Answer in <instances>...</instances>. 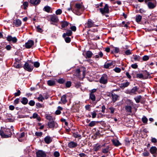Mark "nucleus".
Instances as JSON below:
<instances>
[{
	"mask_svg": "<svg viewBox=\"0 0 157 157\" xmlns=\"http://www.w3.org/2000/svg\"><path fill=\"white\" fill-rule=\"evenodd\" d=\"M0 135L2 138H8L11 137L12 133L10 129L1 127L0 130Z\"/></svg>",
	"mask_w": 157,
	"mask_h": 157,
	"instance_id": "obj_1",
	"label": "nucleus"
},
{
	"mask_svg": "<svg viewBox=\"0 0 157 157\" xmlns=\"http://www.w3.org/2000/svg\"><path fill=\"white\" fill-rule=\"evenodd\" d=\"M85 28H90L92 27H98V25L94 24V22L91 19H89L87 22L85 24Z\"/></svg>",
	"mask_w": 157,
	"mask_h": 157,
	"instance_id": "obj_2",
	"label": "nucleus"
},
{
	"mask_svg": "<svg viewBox=\"0 0 157 157\" xmlns=\"http://www.w3.org/2000/svg\"><path fill=\"white\" fill-rule=\"evenodd\" d=\"M103 147H101V152L104 154H107V153L109 150H110L109 149L110 147L109 145H108L107 143H105L102 144Z\"/></svg>",
	"mask_w": 157,
	"mask_h": 157,
	"instance_id": "obj_3",
	"label": "nucleus"
},
{
	"mask_svg": "<svg viewBox=\"0 0 157 157\" xmlns=\"http://www.w3.org/2000/svg\"><path fill=\"white\" fill-rule=\"evenodd\" d=\"M99 10L100 12L103 15H104L105 13H109V9L108 5L107 4H105L104 7L100 8Z\"/></svg>",
	"mask_w": 157,
	"mask_h": 157,
	"instance_id": "obj_4",
	"label": "nucleus"
},
{
	"mask_svg": "<svg viewBox=\"0 0 157 157\" xmlns=\"http://www.w3.org/2000/svg\"><path fill=\"white\" fill-rule=\"evenodd\" d=\"M108 77L107 75L105 74H104L100 79V82L103 84H106L108 82Z\"/></svg>",
	"mask_w": 157,
	"mask_h": 157,
	"instance_id": "obj_5",
	"label": "nucleus"
},
{
	"mask_svg": "<svg viewBox=\"0 0 157 157\" xmlns=\"http://www.w3.org/2000/svg\"><path fill=\"white\" fill-rule=\"evenodd\" d=\"M22 67L25 70L29 72H31L34 68L33 66L26 62Z\"/></svg>",
	"mask_w": 157,
	"mask_h": 157,
	"instance_id": "obj_6",
	"label": "nucleus"
},
{
	"mask_svg": "<svg viewBox=\"0 0 157 157\" xmlns=\"http://www.w3.org/2000/svg\"><path fill=\"white\" fill-rule=\"evenodd\" d=\"M6 40L8 42H12L13 44H16L17 41V39L15 36L12 37L10 35H8L6 37Z\"/></svg>",
	"mask_w": 157,
	"mask_h": 157,
	"instance_id": "obj_7",
	"label": "nucleus"
},
{
	"mask_svg": "<svg viewBox=\"0 0 157 157\" xmlns=\"http://www.w3.org/2000/svg\"><path fill=\"white\" fill-rule=\"evenodd\" d=\"M34 44V41L32 40H29L25 43V47L27 49L30 48Z\"/></svg>",
	"mask_w": 157,
	"mask_h": 157,
	"instance_id": "obj_8",
	"label": "nucleus"
},
{
	"mask_svg": "<svg viewBox=\"0 0 157 157\" xmlns=\"http://www.w3.org/2000/svg\"><path fill=\"white\" fill-rule=\"evenodd\" d=\"M102 144L100 145L99 144H97L94 145L93 146V150L94 151L97 152L101 149L103 147Z\"/></svg>",
	"mask_w": 157,
	"mask_h": 157,
	"instance_id": "obj_9",
	"label": "nucleus"
},
{
	"mask_svg": "<svg viewBox=\"0 0 157 157\" xmlns=\"http://www.w3.org/2000/svg\"><path fill=\"white\" fill-rule=\"evenodd\" d=\"M36 157H46V154L42 150H39L36 152Z\"/></svg>",
	"mask_w": 157,
	"mask_h": 157,
	"instance_id": "obj_10",
	"label": "nucleus"
},
{
	"mask_svg": "<svg viewBox=\"0 0 157 157\" xmlns=\"http://www.w3.org/2000/svg\"><path fill=\"white\" fill-rule=\"evenodd\" d=\"M101 135L100 132L99 130H97L94 133V135L92 136V138L94 140H95L98 138L100 137Z\"/></svg>",
	"mask_w": 157,
	"mask_h": 157,
	"instance_id": "obj_11",
	"label": "nucleus"
},
{
	"mask_svg": "<svg viewBox=\"0 0 157 157\" xmlns=\"http://www.w3.org/2000/svg\"><path fill=\"white\" fill-rule=\"evenodd\" d=\"M83 56L86 59L91 58L93 54L90 51H87L85 54H83Z\"/></svg>",
	"mask_w": 157,
	"mask_h": 157,
	"instance_id": "obj_12",
	"label": "nucleus"
},
{
	"mask_svg": "<svg viewBox=\"0 0 157 157\" xmlns=\"http://www.w3.org/2000/svg\"><path fill=\"white\" fill-rule=\"evenodd\" d=\"M21 21L19 19H16L14 20L13 22V25L16 27H19L21 26Z\"/></svg>",
	"mask_w": 157,
	"mask_h": 157,
	"instance_id": "obj_13",
	"label": "nucleus"
},
{
	"mask_svg": "<svg viewBox=\"0 0 157 157\" xmlns=\"http://www.w3.org/2000/svg\"><path fill=\"white\" fill-rule=\"evenodd\" d=\"M115 63V61H112L110 63H108L107 62H106L104 65V67L105 69H108L110 67L112 66L113 64Z\"/></svg>",
	"mask_w": 157,
	"mask_h": 157,
	"instance_id": "obj_14",
	"label": "nucleus"
},
{
	"mask_svg": "<svg viewBox=\"0 0 157 157\" xmlns=\"http://www.w3.org/2000/svg\"><path fill=\"white\" fill-rule=\"evenodd\" d=\"M143 74L144 75V79H146L148 78H151L150 74L147 70L143 71Z\"/></svg>",
	"mask_w": 157,
	"mask_h": 157,
	"instance_id": "obj_15",
	"label": "nucleus"
},
{
	"mask_svg": "<svg viewBox=\"0 0 157 157\" xmlns=\"http://www.w3.org/2000/svg\"><path fill=\"white\" fill-rule=\"evenodd\" d=\"M78 146L77 143L73 141H71L68 143V146L70 148H72Z\"/></svg>",
	"mask_w": 157,
	"mask_h": 157,
	"instance_id": "obj_16",
	"label": "nucleus"
},
{
	"mask_svg": "<svg viewBox=\"0 0 157 157\" xmlns=\"http://www.w3.org/2000/svg\"><path fill=\"white\" fill-rule=\"evenodd\" d=\"M50 19L52 21L55 23L59 21L58 17L55 14L51 16Z\"/></svg>",
	"mask_w": 157,
	"mask_h": 157,
	"instance_id": "obj_17",
	"label": "nucleus"
},
{
	"mask_svg": "<svg viewBox=\"0 0 157 157\" xmlns=\"http://www.w3.org/2000/svg\"><path fill=\"white\" fill-rule=\"evenodd\" d=\"M57 124V123L54 121V120L49 121L48 122L47 125L49 128H54L55 126V124Z\"/></svg>",
	"mask_w": 157,
	"mask_h": 157,
	"instance_id": "obj_18",
	"label": "nucleus"
},
{
	"mask_svg": "<svg viewBox=\"0 0 157 157\" xmlns=\"http://www.w3.org/2000/svg\"><path fill=\"white\" fill-rule=\"evenodd\" d=\"M132 141H133V140L132 139L129 140V139L128 138H125L124 140V142L125 145L127 146H129L131 143H132Z\"/></svg>",
	"mask_w": 157,
	"mask_h": 157,
	"instance_id": "obj_19",
	"label": "nucleus"
},
{
	"mask_svg": "<svg viewBox=\"0 0 157 157\" xmlns=\"http://www.w3.org/2000/svg\"><path fill=\"white\" fill-rule=\"evenodd\" d=\"M139 89V87H138L137 86L134 87L129 92V94L131 95L136 94V92Z\"/></svg>",
	"mask_w": 157,
	"mask_h": 157,
	"instance_id": "obj_20",
	"label": "nucleus"
},
{
	"mask_svg": "<svg viewBox=\"0 0 157 157\" xmlns=\"http://www.w3.org/2000/svg\"><path fill=\"white\" fill-rule=\"evenodd\" d=\"M45 143L48 144L50 143L52 141V140L49 136H46L44 139Z\"/></svg>",
	"mask_w": 157,
	"mask_h": 157,
	"instance_id": "obj_21",
	"label": "nucleus"
},
{
	"mask_svg": "<svg viewBox=\"0 0 157 157\" xmlns=\"http://www.w3.org/2000/svg\"><path fill=\"white\" fill-rule=\"evenodd\" d=\"M61 101L63 104H65L67 102V95L66 94H64L61 97Z\"/></svg>",
	"mask_w": 157,
	"mask_h": 157,
	"instance_id": "obj_22",
	"label": "nucleus"
},
{
	"mask_svg": "<svg viewBox=\"0 0 157 157\" xmlns=\"http://www.w3.org/2000/svg\"><path fill=\"white\" fill-rule=\"evenodd\" d=\"M111 97L112 98V101L114 103L118 100V98L119 97L118 95L113 93L111 94Z\"/></svg>",
	"mask_w": 157,
	"mask_h": 157,
	"instance_id": "obj_23",
	"label": "nucleus"
},
{
	"mask_svg": "<svg viewBox=\"0 0 157 157\" xmlns=\"http://www.w3.org/2000/svg\"><path fill=\"white\" fill-rule=\"evenodd\" d=\"M72 34L71 30H67L66 33H64L63 35V37H65L67 36H71Z\"/></svg>",
	"mask_w": 157,
	"mask_h": 157,
	"instance_id": "obj_24",
	"label": "nucleus"
},
{
	"mask_svg": "<svg viewBox=\"0 0 157 157\" xmlns=\"http://www.w3.org/2000/svg\"><path fill=\"white\" fill-rule=\"evenodd\" d=\"M150 151L151 154H156L157 153V148L155 146H152L151 147Z\"/></svg>",
	"mask_w": 157,
	"mask_h": 157,
	"instance_id": "obj_25",
	"label": "nucleus"
},
{
	"mask_svg": "<svg viewBox=\"0 0 157 157\" xmlns=\"http://www.w3.org/2000/svg\"><path fill=\"white\" fill-rule=\"evenodd\" d=\"M29 2L31 4L34 5H38L39 4L40 2V0H30Z\"/></svg>",
	"mask_w": 157,
	"mask_h": 157,
	"instance_id": "obj_26",
	"label": "nucleus"
},
{
	"mask_svg": "<svg viewBox=\"0 0 157 157\" xmlns=\"http://www.w3.org/2000/svg\"><path fill=\"white\" fill-rule=\"evenodd\" d=\"M112 142L113 144L115 146L117 147L121 145V144L120 143L118 140L116 139L113 140Z\"/></svg>",
	"mask_w": 157,
	"mask_h": 157,
	"instance_id": "obj_27",
	"label": "nucleus"
},
{
	"mask_svg": "<svg viewBox=\"0 0 157 157\" xmlns=\"http://www.w3.org/2000/svg\"><path fill=\"white\" fill-rule=\"evenodd\" d=\"M47 83L49 86H53L55 85L56 82L54 80H49L47 81Z\"/></svg>",
	"mask_w": 157,
	"mask_h": 157,
	"instance_id": "obj_28",
	"label": "nucleus"
},
{
	"mask_svg": "<svg viewBox=\"0 0 157 157\" xmlns=\"http://www.w3.org/2000/svg\"><path fill=\"white\" fill-rule=\"evenodd\" d=\"M61 27L63 28H64L65 27L68 26L69 24V22L67 21H62L61 22Z\"/></svg>",
	"mask_w": 157,
	"mask_h": 157,
	"instance_id": "obj_29",
	"label": "nucleus"
},
{
	"mask_svg": "<svg viewBox=\"0 0 157 157\" xmlns=\"http://www.w3.org/2000/svg\"><path fill=\"white\" fill-rule=\"evenodd\" d=\"M21 101L23 104L25 105L28 103V100L26 98L23 97L22 98V100Z\"/></svg>",
	"mask_w": 157,
	"mask_h": 157,
	"instance_id": "obj_30",
	"label": "nucleus"
},
{
	"mask_svg": "<svg viewBox=\"0 0 157 157\" xmlns=\"http://www.w3.org/2000/svg\"><path fill=\"white\" fill-rule=\"evenodd\" d=\"M133 56L134 57L133 59L135 61H140V60L141 59V57L138 55L133 54Z\"/></svg>",
	"mask_w": 157,
	"mask_h": 157,
	"instance_id": "obj_31",
	"label": "nucleus"
},
{
	"mask_svg": "<svg viewBox=\"0 0 157 157\" xmlns=\"http://www.w3.org/2000/svg\"><path fill=\"white\" fill-rule=\"evenodd\" d=\"M51 8L49 6H46L44 7L43 8V10L47 12V13L50 12Z\"/></svg>",
	"mask_w": 157,
	"mask_h": 157,
	"instance_id": "obj_32",
	"label": "nucleus"
},
{
	"mask_svg": "<svg viewBox=\"0 0 157 157\" xmlns=\"http://www.w3.org/2000/svg\"><path fill=\"white\" fill-rule=\"evenodd\" d=\"M125 109L127 112L130 113H132V107L131 106L126 105L125 106Z\"/></svg>",
	"mask_w": 157,
	"mask_h": 157,
	"instance_id": "obj_33",
	"label": "nucleus"
},
{
	"mask_svg": "<svg viewBox=\"0 0 157 157\" xmlns=\"http://www.w3.org/2000/svg\"><path fill=\"white\" fill-rule=\"evenodd\" d=\"M82 5L79 3H76L75 4V8L76 10H80L82 8Z\"/></svg>",
	"mask_w": 157,
	"mask_h": 157,
	"instance_id": "obj_34",
	"label": "nucleus"
},
{
	"mask_svg": "<svg viewBox=\"0 0 157 157\" xmlns=\"http://www.w3.org/2000/svg\"><path fill=\"white\" fill-rule=\"evenodd\" d=\"M148 8L150 9H152L155 7V6L151 2H149L147 4Z\"/></svg>",
	"mask_w": 157,
	"mask_h": 157,
	"instance_id": "obj_35",
	"label": "nucleus"
},
{
	"mask_svg": "<svg viewBox=\"0 0 157 157\" xmlns=\"http://www.w3.org/2000/svg\"><path fill=\"white\" fill-rule=\"evenodd\" d=\"M90 98L93 101H94L95 100V96L94 94L90 93Z\"/></svg>",
	"mask_w": 157,
	"mask_h": 157,
	"instance_id": "obj_36",
	"label": "nucleus"
},
{
	"mask_svg": "<svg viewBox=\"0 0 157 157\" xmlns=\"http://www.w3.org/2000/svg\"><path fill=\"white\" fill-rule=\"evenodd\" d=\"M142 19V16L140 15H137L136 16V21L137 22H140Z\"/></svg>",
	"mask_w": 157,
	"mask_h": 157,
	"instance_id": "obj_37",
	"label": "nucleus"
},
{
	"mask_svg": "<svg viewBox=\"0 0 157 157\" xmlns=\"http://www.w3.org/2000/svg\"><path fill=\"white\" fill-rule=\"evenodd\" d=\"M130 84L128 82H127L125 83H123L121 84V88H124L128 86Z\"/></svg>",
	"mask_w": 157,
	"mask_h": 157,
	"instance_id": "obj_38",
	"label": "nucleus"
},
{
	"mask_svg": "<svg viewBox=\"0 0 157 157\" xmlns=\"http://www.w3.org/2000/svg\"><path fill=\"white\" fill-rule=\"evenodd\" d=\"M80 10L73 9L72 10V11L74 13L78 15H80L81 14V13L79 11Z\"/></svg>",
	"mask_w": 157,
	"mask_h": 157,
	"instance_id": "obj_39",
	"label": "nucleus"
},
{
	"mask_svg": "<svg viewBox=\"0 0 157 157\" xmlns=\"http://www.w3.org/2000/svg\"><path fill=\"white\" fill-rule=\"evenodd\" d=\"M99 121H92L88 124V126L92 127L96 125V123H99Z\"/></svg>",
	"mask_w": 157,
	"mask_h": 157,
	"instance_id": "obj_40",
	"label": "nucleus"
},
{
	"mask_svg": "<svg viewBox=\"0 0 157 157\" xmlns=\"http://www.w3.org/2000/svg\"><path fill=\"white\" fill-rule=\"evenodd\" d=\"M46 118L49 121H51L53 120V118L51 116L48 115L47 114L45 115Z\"/></svg>",
	"mask_w": 157,
	"mask_h": 157,
	"instance_id": "obj_41",
	"label": "nucleus"
},
{
	"mask_svg": "<svg viewBox=\"0 0 157 157\" xmlns=\"http://www.w3.org/2000/svg\"><path fill=\"white\" fill-rule=\"evenodd\" d=\"M73 136L75 138H79V139H81V135L78 134V132L73 133Z\"/></svg>",
	"mask_w": 157,
	"mask_h": 157,
	"instance_id": "obj_42",
	"label": "nucleus"
},
{
	"mask_svg": "<svg viewBox=\"0 0 157 157\" xmlns=\"http://www.w3.org/2000/svg\"><path fill=\"white\" fill-rule=\"evenodd\" d=\"M141 98L142 97L141 95H139L137 96L134 99L137 103H139L140 102V100Z\"/></svg>",
	"mask_w": 157,
	"mask_h": 157,
	"instance_id": "obj_43",
	"label": "nucleus"
},
{
	"mask_svg": "<svg viewBox=\"0 0 157 157\" xmlns=\"http://www.w3.org/2000/svg\"><path fill=\"white\" fill-rule=\"evenodd\" d=\"M65 82V80L63 78H59L57 80L58 82L60 84H63Z\"/></svg>",
	"mask_w": 157,
	"mask_h": 157,
	"instance_id": "obj_44",
	"label": "nucleus"
},
{
	"mask_svg": "<svg viewBox=\"0 0 157 157\" xmlns=\"http://www.w3.org/2000/svg\"><path fill=\"white\" fill-rule=\"evenodd\" d=\"M13 66L15 67L18 69L22 67L21 64H17L16 63H14Z\"/></svg>",
	"mask_w": 157,
	"mask_h": 157,
	"instance_id": "obj_45",
	"label": "nucleus"
},
{
	"mask_svg": "<svg viewBox=\"0 0 157 157\" xmlns=\"http://www.w3.org/2000/svg\"><path fill=\"white\" fill-rule=\"evenodd\" d=\"M63 38H64L65 40L67 43H69L71 41V39L69 37H66V36L65 37Z\"/></svg>",
	"mask_w": 157,
	"mask_h": 157,
	"instance_id": "obj_46",
	"label": "nucleus"
},
{
	"mask_svg": "<svg viewBox=\"0 0 157 157\" xmlns=\"http://www.w3.org/2000/svg\"><path fill=\"white\" fill-rule=\"evenodd\" d=\"M71 85V82L70 81H67L65 83L66 88H69Z\"/></svg>",
	"mask_w": 157,
	"mask_h": 157,
	"instance_id": "obj_47",
	"label": "nucleus"
},
{
	"mask_svg": "<svg viewBox=\"0 0 157 157\" xmlns=\"http://www.w3.org/2000/svg\"><path fill=\"white\" fill-rule=\"evenodd\" d=\"M23 5L24 6V9L25 10L27 9V7L28 6L29 3L27 2H24Z\"/></svg>",
	"mask_w": 157,
	"mask_h": 157,
	"instance_id": "obj_48",
	"label": "nucleus"
},
{
	"mask_svg": "<svg viewBox=\"0 0 157 157\" xmlns=\"http://www.w3.org/2000/svg\"><path fill=\"white\" fill-rule=\"evenodd\" d=\"M136 77L137 78L144 79V75L142 74H137L136 75Z\"/></svg>",
	"mask_w": 157,
	"mask_h": 157,
	"instance_id": "obj_49",
	"label": "nucleus"
},
{
	"mask_svg": "<svg viewBox=\"0 0 157 157\" xmlns=\"http://www.w3.org/2000/svg\"><path fill=\"white\" fill-rule=\"evenodd\" d=\"M21 93V92L20 90H17V92L15 93L14 94L15 96L14 97H13V98H14L16 97L19 96Z\"/></svg>",
	"mask_w": 157,
	"mask_h": 157,
	"instance_id": "obj_50",
	"label": "nucleus"
},
{
	"mask_svg": "<svg viewBox=\"0 0 157 157\" xmlns=\"http://www.w3.org/2000/svg\"><path fill=\"white\" fill-rule=\"evenodd\" d=\"M35 134L36 136L41 137L43 135V133L41 132H36Z\"/></svg>",
	"mask_w": 157,
	"mask_h": 157,
	"instance_id": "obj_51",
	"label": "nucleus"
},
{
	"mask_svg": "<svg viewBox=\"0 0 157 157\" xmlns=\"http://www.w3.org/2000/svg\"><path fill=\"white\" fill-rule=\"evenodd\" d=\"M33 65L34 67L36 68H38L40 66V63L39 62L36 61L34 62Z\"/></svg>",
	"mask_w": 157,
	"mask_h": 157,
	"instance_id": "obj_52",
	"label": "nucleus"
},
{
	"mask_svg": "<svg viewBox=\"0 0 157 157\" xmlns=\"http://www.w3.org/2000/svg\"><path fill=\"white\" fill-rule=\"evenodd\" d=\"M36 108L37 109L43 107L42 105L39 102L36 103Z\"/></svg>",
	"mask_w": 157,
	"mask_h": 157,
	"instance_id": "obj_53",
	"label": "nucleus"
},
{
	"mask_svg": "<svg viewBox=\"0 0 157 157\" xmlns=\"http://www.w3.org/2000/svg\"><path fill=\"white\" fill-rule=\"evenodd\" d=\"M37 32L39 33H41L43 30L41 28H40V25H38L36 27Z\"/></svg>",
	"mask_w": 157,
	"mask_h": 157,
	"instance_id": "obj_54",
	"label": "nucleus"
},
{
	"mask_svg": "<svg viewBox=\"0 0 157 157\" xmlns=\"http://www.w3.org/2000/svg\"><path fill=\"white\" fill-rule=\"evenodd\" d=\"M29 104L31 106H33L35 104V102L33 100H31L29 102Z\"/></svg>",
	"mask_w": 157,
	"mask_h": 157,
	"instance_id": "obj_55",
	"label": "nucleus"
},
{
	"mask_svg": "<svg viewBox=\"0 0 157 157\" xmlns=\"http://www.w3.org/2000/svg\"><path fill=\"white\" fill-rule=\"evenodd\" d=\"M149 56L147 55L144 56L142 58V59L144 61H146L149 59Z\"/></svg>",
	"mask_w": 157,
	"mask_h": 157,
	"instance_id": "obj_56",
	"label": "nucleus"
},
{
	"mask_svg": "<svg viewBox=\"0 0 157 157\" xmlns=\"http://www.w3.org/2000/svg\"><path fill=\"white\" fill-rule=\"evenodd\" d=\"M62 13V10L60 9H58L56 11V14L57 15H60Z\"/></svg>",
	"mask_w": 157,
	"mask_h": 157,
	"instance_id": "obj_57",
	"label": "nucleus"
},
{
	"mask_svg": "<svg viewBox=\"0 0 157 157\" xmlns=\"http://www.w3.org/2000/svg\"><path fill=\"white\" fill-rule=\"evenodd\" d=\"M113 70L117 73H120L121 71V70L120 68L117 67L115 68Z\"/></svg>",
	"mask_w": 157,
	"mask_h": 157,
	"instance_id": "obj_58",
	"label": "nucleus"
},
{
	"mask_svg": "<svg viewBox=\"0 0 157 157\" xmlns=\"http://www.w3.org/2000/svg\"><path fill=\"white\" fill-rule=\"evenodd\" d=\"M150 155V153L149 152L146 151L142 153V155L144 157L148 156Z\"/></svg>",
	"mask_w": 157,
	"mask_h": 157,
	"instance_id": "obj_59",
	"label": "nucleus"
},
{
	"mask_svg": "<svg viewBox=\"0 0 157 157\" xmlns=\"http://www.w3.org/2000/svg\"><path fill=\"white\" fill-rule=\"evenodd\" d=\"M110 111V113L113 114L114 113V112L115 110V109L113 107H110L109 108Z\"/></svg>",
	"mask_w": 157,
	"mask_h": 157,
	"instance_id": "obj_60",
	"label": "nucleus"
},
{
	"mask_svg": "<svg viewBox=\"0 0 157 157\" xmlns=\"http://www.w3.org/2000/svg\"><path fill=\"white\" fill-rule=\"evenodd\" d=\"M113 48H114V53H118L120 51V49L118 48L113 47Z\"/></svg>",
	"mask_w": 157,
	"mask_h": 157,
	"instance_id": "obj_61",
	"label": "nucleus"
},
{
	"mask_svg": "<svg viewBox=\"0 0 157 157\" xmlns=\"http://www.w3.org/2000/svg\"><path fill=\"white\" fill-rule=\"evenodd\" d=\"M147 119L145 117H143L142 118V121L144 123H147Z\"/></svg>",
	"mask_w": 157,
	"mask_h": 157,
	"instance_id": "obj_62",
	"label": "nucleus"
},
{
	"mask_svg": "<svg viewBox=\"0 0 157 157\" xmlns=\"http://www.w3.org/2000/svg\"><path fill=\"white\" fill-rule=\"evenodd\" d=\"M54 155L55 157H59L60 155V154L58 151H56L54 153Z\"/></svg>",
	"mask_w": 157,
	"mask_h": 157,
	"instance_id": "obj_63",
	"label": "nucleus"
},
{
	"mask_svg": "<svg viewBox=\"0 0 157 157\" xmlns=\"http://www.w3.org/2000/svg\"><path fill=\"white\" fill-rule=\"evenodd\" d=\"M20 99L19 98H17L14 101V104L15 105H17L19 103Z\"/></svg>",
	"mask_w": 157,
	"mask_h": 157,
	"instance_id": "obj_64",
	"label": "nucleus"
}]
</instances>
